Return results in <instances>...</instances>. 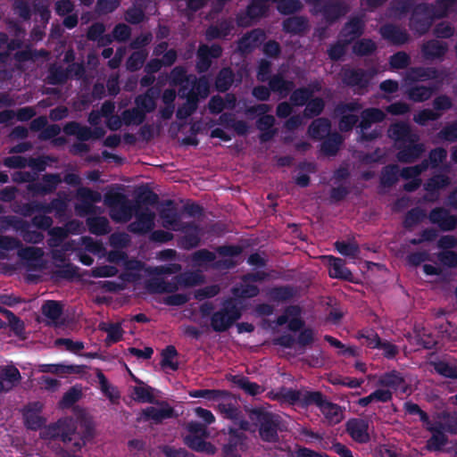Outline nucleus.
<instances>
[{
  "instance_id": "8fccbe9b",
  "label": "nucleus",
  "mask_w": 457,
  "mask_h": 457,
  "mask_svg": "<svg viewBox=\"0 0 457 457\" xmlns=\"http://www.w3.org/2000/svg\"><path fill=\"white\" fill-rule=\"evenodd\" d=\"M231 381L250 395H257L263 392V388L254 382H251L243 376H233Z\"/></svg>"
},
{
  "instance_id": "774afa93",
  "label": "nucleus",
  "mask_w": 457,
  "mask_h": 457,
  "mask_svg": "<svg viewBox=\"0 0 457 457\" xmlns=\"http://www.w3.org/2000/svg\"><path fill=\"white\" fill-rule=\"evenodd\" d=\"M434 88L427 87H415L408 91V97L414 102H423L428 99L434 92Z\"/></svg>"
},
{
  "instance_id": "f3484780",
  "label": "nucleus",
  "mask_w": 457,
  "mask_h": 457,
  "mask_svg": "<svg viewBox=\"0 0 457 457\" xmlns=\"http://www.w3.org/2000/svg\"><path fill=\"white\" fill-rule=\"evenodd\" d=\"M451 105L452 103L450 98L446 96H439L434 101V108L436 112H433L428 109L422 110L414 116V120L420 125H426L428 121L435 120L441 116V113L438 112V111L447 110Z\"/></svg>"
},
{
  "instance_id": "2eb2a0df",
  "label": "nucleus",
  "mask_w": 457,
  "mask_h": 457,
  "mask_svg": "<svg viewBox=\"0 0 457 457\" xmlns=\"http://www.w3.org/2000/svg\"><path fill=\"white\" fill-rule=\"evenodd\" d=\"M266 276V273L263 271H257L256 273L246 275L243 278L242 284L233 288L232 292L234 296L248 298L257 295L259 288L253 285L252 282L263 280Z\"/></svg>"
},
{
  "instance_id": "5fc2aeb1",
  "label": "nucleus",
  "mask_w": 457,
  "mask_h": 457,
  "mask_svg": "<svg viewBox=\"0 0 457 457\" xmlns=\"http://www.w3.org/2000/svg\"><path fill=\"white\" fill-rule=\"evenodd\" d=\"M145 116L144 112L140 110L138 107H134L129 110H126L122 112V119L124 124L127 126H138L144 122Z\"/></svg>"
},
{
  "instance_id": "423d86ee",
  "label": "nucleus",
  "mask_w": 457,
  "mask_h": 457,
  "mask_svg": "<svg viewBox=\"0 0 457 457\" xmlns=\"http://www.w3.org/2000/svg\"><path fill=\"white\" fill-rule=\"evenodd\" d=\"M363 26L361 19H352L343 29L338 43L328 49L329 57L332 60L340 59L345 54L346 45L362 33Z\"/></svg>"
},
{
  "instance_id": "6e6d98bb",
  "label": "nucleus",
  "mask_w": 457,
  "mask_h": 457,
  "mask_svg": "<svg viewBox=\"0 0 457 457\" xmlns=\"http://www.w3.org/2000/svg\"><path fill=\"white\" fill-rule=\"evenodd\" d=\"M447 46L438 40L428 41L423 46V53L428 58H438L445 54Z\"/></svg>"
},
{
  "instance_id": "4d7b16f0",
  "label": "nucleus",
  "mask_w": 457,
  "mask_h": 457,
  "mask_svg": "<svg viewBox=\"0 0 457 457\" xmlns=\"http://www.w3.org/2000/svg\"><path fill=\"white\" fill-rule=\"evenodd\" d=\"M100 328L107 333L108 344L116 343L121 339L123 330L120 323H106L100 324Z\"/></svg>"
},
{
  "instance_id": "a18cd8bd",
  "label": "nucleus",
  "mask_w": 457,
  "mask_h": 457,
  "mask_svg": "<svg viewBox=\"0 0 457 457\" xmlns=\"http://www.w3.org/2000/svg\"><path fill=\"white\" fill-rule=\"evenodd\" d=\"M189 87L187 92L191 94L195 99L198 100L199 97L205 98L209 95L210 85L208 79L205 78H200L196 80L195 77L193 76Z\"/></svg>"
},
{
  "instance_id": "13d9d810",
  "label": "nucleus",
  "mask_w": 457,
  "mask_h": 457,
  "mask_svg": "<svg viewBox=\"0 0 457 457\" xmlns=\"http://www.w3.org/2000/svg\"><path fill=\"white\" fill-rule=\"evenodd\" d=\"M105 29L102 23L93 24L87 32V37L91 40L97 41L98 44L104 46L112 42L109 35L104 36Z\"/></svg>"
},
{
  "instance_id": "20e7f679",
  "label": "nucleus",
  "mask_w": 457,
  "mask_h": 457,
  "mask_svg": "<svg viewBox=\"0 0 457 457\" xmlns=\"http://www.w3.org/2000/svg\"><path fill=\"white\" fill-rule=\"evenodd\" d=\"M203 282V276L195 272H185L173 278L170 281H164L161 278H150L145 288L152 294L172 293L179 287H194Z\"/></svg>"
},
{
  "instance_id": "412c9836",
  "label": "nucleus",
  "mask_w": 457,
  "mask_h": 457,
  "mask_svg": "<svg viewBox=\"0 0 457 457\" xmlns=\"http://www.w3.org/2000/svg\"><path fill=\"white\" fill-rule=\"evenodd\" d=\"M378 386L390 390L393 395L395 391L402 393L408 392V385L401 374L395 370L382 374L378 379Z\"/></svg>"
},
{
  "instance_id": "b1692460",
  "label": "nucleus",
  "mask_w": 457,
  "mask_h": 457,
  "mask_svg": "<svg viewBox=\"0 0 457 457\" xmlns=\"http://www.w3.org/2000/svg\"><path fill=\"white\" fill-rule=\"evenodd\" d=\"M136 221L129 225V230L133 233H146L154 227L155 213L145 208L136 213Z\"/></svg>"
},
{
  "instance_id": "ea45409f",
  "label": "nucleus",
  "mask_w": 457,
  "mask_h": 457,
  "mask_svg": "<svg viewBox=\"0 0 457 457\" xmlns=\"http://www.w3.org/2000/svg\"><path fill=\"white\" fill-rule=\"evenodd\" d=\"M155 95H157V92H154V88H149L145 93L138 95L135 98L136 106L142 110L145 115L155 110Z\"/></svg>"
},
{
  "instance_id": "39448f33",
  "label": "nucleus",
  "mask_w": 457,
  "mask_h": 457,
  "mask_svg": "<svg viewBox=\"0 0 457 457\" xmlns=\"http://www.w3.org/2000/svg\"><path fill=\"white\" fill-rule=\"evenodd\" d=\"M241 317V310L232 299L224 301L222 308L215 312L211 318V326L216 332L229 328Z\"/></svg>"
},
{
  "instance_id": "7c9ffc66",
  "label": "nucleus",
  "mask_w": 457,
  "mask_h": 457,
  "mask_svg": "<svg viewBox=\"0 0 457 457\" xmlns=\"http://www.w3.org/2000/svg\"><path fill=\"white\" fill-rule=\"evenodd\" d=\"M322 259L328 266V273L331 278L343 279L351 278L352 273L345 266V262L342 259L331 255L323 256Z\"/></svg>"
},
{
  "instance_id": "c9c22d12",
  "label": "nucleus",
  "mask_w": 457,
  "mask_h": 457,
  "mask_svg": "<svg viewBox=\"0 0 457 457\" xmlns=\"http://www.w3.org/2000/svg\"><path fill=\"white\" fill-rule=\"evenodd\" d=\"M43 408V404L36 402L29 404L24 411V420L26 426L31 429H37L44 423L43 419L40 417L39 412Z\"/></svg>"
},
{
  "instance_id": "6e6552de",
  "label": "nucleus",
  "mask_w": 457,
  "mask_h": 457,
  "mask_svg": "<svg viewBox=\"0 0 457 457\" xmlns=\"http://www.w3.org/2000/svg\"><path fill=\"white\" fill-rule=\"evenodd\" d=\"M9 228H12L16 232H18L27 243L38 244L44 239L43 233L31 230L30 226L27 221L16 217H4L2 220L0 231L5 230Z\"/></svg>"
},
{
  "instance_id": "aec40b11",
  "label": "nucleus",
  "mask_w": 457,
  "mask_h": 457,
  "mask_svg": "<svg viewBox=\"0 0 457 457\" xmlns=\"http://www.w3.org/2000/svg\"><path fill=\"white\" fill-rule=\"evenodd\" d=\"M428 219L431 223L444 231L453 230L457 227V217L441 207L433 209L429 212Z\"/></svg>"
},
{
  "instance_id": "052dcab7",
  "label": "nucleus",
  "mask_w": 457,
  "mask_h": 457,
  "mask_svg": "<svg viewBox=\"0 0 457 457\" xmlns=\"http://www.w3.org/2000/svg\"><path fill=\"white\" fill-rule=\"evenodd\" d=\"M177 351L174 346H167L162 353L161 365L163 369H170L176 370L178 369V362L176 361Z\"/></svg>"
},
{
  "instance_id": "7ed1b4c3",
  "label": "nucleus",
  "mask_w": 457,
  "mask_h": 457,
  "mask_svg": "<svg viewBox=\"0 0 457 457\" xmlns=\"http://www.w3.org/2000/svg\"><path fill=\"white\" fill-rule=\"evenodd\" d=\"M162 226L174 231H184L186 235L181 239V245L186 249L195 247L200 241V229L197 227L186 228L180 221V217L171 202L163 204L160 211Z\"/></svg>"
},
{
  "instance_id": "0e129e2a",
  "label": "nucleus",
  "mask_w": 457,
  "mask_h": 457,
  "mask_svg": "<svg viewBox=\"0 0 457 457\" xmlns=\"http://www.w3.org/2000/svg\"><path fill=\"white\" fill-rule=\"evenodd\" d=\"M284 29L288 33L297 34L307 27V21L301 17H291L283 23Z\"/></svg>"
},
{
  "instance_id": "de8ad7c7",
  "label": "nucleus",
  "mask_w": 457,
  "mask_h": 457,
  "mask_svg": "<svg viewBox=\"0 0 457 457\" xmlns=\"http://www.w3.org/2000/svg\"><path fill=\"white\" fill-rule=\"evenodd\" d=\"M236 97L233 95H227L225 99L220 96H213L209 102V110L212 113L217 114L224 109H233L236 105Z\"/></svg>"
},
{
  "instance_id": "4be33fe9",
  "label": "nucleus",
  "mask_w": 457,
  "mask_h": 457,
  "mask_svg": "<svg viewBox=\"0 0 457 457\" xmlns=\"http://www.w3.org/2000/svg\"><path fill=\"white\" fill-rule=\"evenodd\" d=\"M63 130L65 134L71 136H76L79 140H89L91 138H100L104 137L105 134V130L103 128H95L94 130H91L89 128L81 126L77 122H69L67 123Z\"/></svg>"
},
{
  "instance_id": "dca6fc26",
  "label": "nucleus",
  "mask_w": 457,
  "mask_h": 457,
  "mask_svg": "<svg viewBox=\"0 0 457 457\" xmlns=\"http://www.w3.org/2000/svg\"><path fill=\"white\" fill-rule=\"evenodd\" d=\"M67 204L66 201H62L60 199H54L48 204H43L39 203H33L31 204H26L20 211L21 214L24 216H29L34 211L44 212L46 213H50L53 211L55 212V216L58 218H62L66 210Z\"/></svg>"
},
{
  "instance_id": "a211bd4d",
  "label": "nucleus",
  "mask_w": 457,
  "mask_h": 457,
  "mask_svg": "<svg viewBox=\"0 0 457 457\" xmlns=\"http://www.w3.org/2000/svg\"><path fill=\"white\" fill-rule=\"evenodd\" d=\"M219 411L228 419L232 420L243 430L254 431L249 422L241 420L240 411L237 407L236 401L225 398L218 404Z\"/></svg>"
},
{
  "instance_id": "69168bd1",
  "label": "nucleus",
  "mask_w": 457,
  "mask_h": 457,
  "mask_svg": "<svg viewBox=\"0 0 457 457\" xmlns=\"http://www.w3.org/2000/svg\"><path fill=\"white\" fill-rule=\"evenodd\" d=\"M342 142L343 138L339 134H332L322 144L323 153L328 155L335 154L337 152Z\"/></svg>"
},
{
  "instance_id": "37998d69",
  "label": "nucleus",
  "mask_w": 457,
  "mask_h": 457,
  "mask_svg": "<svg viewBox=\"0 0 457 457\" xmlns=\"http://www.w3.org/2000/svg\"><path fill=\"white\" fill-rule=\"evenodd\" d=\"M206 436H207L188 435L185 437V444L193 450L210 454L214 453L215 447L212 444L204 441Z\"/></svg>"
},
{
  "instance_id": "5701e85b",
  "label": "nucleus",
  "mask_w": 457,
  "mask_h": 457,
  "mask_svg": "<svg viewBox=\"0 0 457 457\" xmlns=\"http://www.w3.org/2000/svg\"><path fill=\"white\" fill-rule=\"evenodd\" d=\"M375 71H364L362 70H345L343 80L345 84L358 89L365 88L370 79L375 76Z\"/></svg>"
},
{
  "instance_id": "a19ab883",
  "label": "nucleus",
  "mask_w": 457,
  "mask_h": 457,
  "mask_svg": "<svg viewBox=\"0 0 457 457\" xmlns=\"http://www.w3.org/2000/svg\"><path fill=\"white\" fill-rule=\"evenodd\" d=\"M436 428L435 429H428L433 433L430 439L428 440L427 448L430 451L440 450L446 443V436L445 430L441 428L442 421H432Z\"/></svg>"
},
{
  "instance_id": "f704fd0d",
  "label": "nucleus",
  "mask_w": 457,
  "mask_h": 457,
  "mask_svg": "<svg viewBox=\"0 0 457 457\" xmlns=\"http://www.w3.org/2000/svg\"><path fill=\"white\" fill-rule=\"evenodd\" d=\"M21 379L17 368L6 366L0 369V392L12 389Z\"/></svg>"
},
{
  "instance_id": "bb28decb",
  "label": "nucleus",
  "mask_w": 457,
  "mask_h": 457,
  "mask_svg": "<svg viewBox=\"0 0 457 457\" xmlns=\"http://www.w3.org/2000/svg\"><path fill=\"white\" fill-rule=\"evenodd\" d=\"M285 324H287L288 328L292 331H297L302 328L301 309L298 306L288 307L284 314L277 319L274 328Z\"/></svg>"
},
{
  "instance_id": "4468645a",
  "label": "nucleus",
  "mask_w": 457,
  "mask_h": 457,
  "mask_svg": "<svg viewBox=\"0 0 457 457\" xmlns=\"http://www.w3.org/2000/svg\"><path fill=\"white\" fill-rule=\"evenodd\" d=\"M104 202L111 208L110 216L114 221L127 222L131 219L134 208L129 204L124 196L105 199Z\"/></svg>"
},
{
  "instance_id": "473e14b6",
  "label": "nucleus",
  "mask_w": 457,
  "mask_h": 457,
  "mask_svg": "<svg viewBox=\"0 0 457 457\" xmlns=\"http://www.w3.org/2000/svg\"><path fill=\"white\" fill-rule=\"evenodd\" d=\"M18 255L21 259L29 262V265L35 266L38 270L44 268V251L39 247L27 246L19 249Z\"/></svg>"
},
{
  "instance_id": "c85d7f7f",
  "label": "nucleus",
  "mask_w": 457,
  "mask_h": 457,
  "mask_svg": "<svg viewBox=\"0 0 457 457\" xmlns=\"http://www.w3.org/2000/svg\"><path fill=\"white\" fill-rule=\"evenodd\" d=\"M172 408L164 402L157 403L155 405L146 407L142 411V416L145 420H151L154 422H160L172 416Z\"/></svg>"
},
{
  "instance_id": "72a5a7b5",
  "label": "nucleus",
  "mask_w": 457,
  "mask_h": 457,
  "mask_svg": "<svg viewBox=\"0 0 457 457\" xmlns=\"http://www.w3.org/2000/svg\"><path fill=\"white\" fill-rule=\"evenodd\" d=\"M125 272L121 275L122 281H137L141 276L142 272L145 274V267L143 262L137 260H127L123 263Z\"/></svg>"
},
{
  "instance_id": "ddd939ff",
  "label": "nucleus",
  "mask_w": 457,
  "mask_h": 457,
  "mask_svg": "<svg viewBox=\"0 0 457 457\" xmlns=\"http://www.w3.org/2000/svg\"><path fill=\"white\" fill-rule=\"evenodd\" d=\"M385 113L377 108L366 109L361 112V121L360 123V133L361 140H370L378 137L381 133L380 129H375L372 133L367 134L366 130L373 122H378L384 120Z\"/></svg>"
},
{
  "instance_id": "6ab92c4d",
  "label": "nucleus",
  "mask_w": 457,
  "mask_h": 457,
  "mask_svg": "<svg viewBox=\"0 0 457 457\" xmlns=\"http://www.w3.org/2000/svg\"><path fill=\"white\" fill-rule=\"evenodd\" d=\"M361 108V105L358 102H352L337 106V112L341 115L339 121V129L341 131H348L352 129L358 120L357 116L353 114V112H359Z\"/></svg>"
},
{
  "instance_id": "58836bf2",
  "label": "nucleus",
  "mask_w": 457,
  "mask_h": 457,
  "mask_svg": "<svg viewBox=\"0 0 457 457\" xmlns=\"http://www.w3.org/2000/svg\"><path fill=\"white\" fill-rule=\"evenodd\" d=\"M450 183L448 177L444 175H437L430 179L424 185L425 190L428 192V195L425 197L427 201H436L438 198V195L435 194L439 189L445 187Z\"/></svg>"
},
{
  "instance_id": "9b49d317",
  "label": "nucleus",
  "mask_w": 457,
  "mask_h": 457,
  "mask_svg": "<svg viewBox=\"0 0 457 457\" xmlns=\"http://www.w3.org/2000/svg\"><path fill=\"white\" fill-rule=\"evenodd\" d=\"M269 86L270 88L265 86L255 87L253 89V96L258 100L265 101L269 99L270 91L272 90L278 93L281 98H284L294 87V83L283 79L280 75H275L270 79Z\"/></svg>"
},
{
  "instance_id": "4c0bfd02",
  "label": "nucleus",
  "mask_w": 457,
  "mask_h": 457,
  "mask_svg": "<svg viewBox=\"0 0 457 457\" xmlns=\"http://www.w3.org/2000/svg\"><path fill=\"white\" fill-rule=\"evenodd\" d=\"M265 39V34L261 29H254L245 36L238 43V49L242 53H248L259 46Z\"/></svg>"
},
{
  "instance_id": "e433bc0d",
  "label": "nucleus",
  "mask_w": 457,
  "mask_h": 457,
  "mask_svg": "<svg viewBox=\"0 0 457 457\" xmlns=\"http://www.w3.org/2000/svg\"><path fill=\"white\" fill-rule=\"evenodd\" d=\"M347 431L357 442L364 443L370 438L368 433V423L363 420H351L347 422Z\"/></svg>"
},
{
  "instance_id": "393cba45",
  "label": "nucleus",
  "mask_w": 457,
  "mask_h": 457,
  "mask_svg": "<svg viewBox=\"0 0 457 457\" xmlns=\"http://www.w3.org/2000/svg\"><path fill=\"white\" fill-rule=\"evenodd\" d=\"M79 246L84 247L86 251L95 254H104V252L103 245L99 241L94 240L89 237H83L79 242L74 240L67 241L62 245V250L64 252L76 251Z\"/></svg>"
},
{
  "instance_id": "a878e982",
  "label": "nucleus",
  "mask_w": 457,
  "mask_h": 457,
  "mask_svg": "<svg viewBox=\"0 0 457 457\" xmlns=\"http://www.w3.org/2000/svg\"><path fill=\"white\" fill-rule=\"evenodd\" d=\"M84 66L79 63H72L69 66L67 71H59L56 68H52L48 75V81L51 84L62 83L68 78L80 79L84 74Z\"/></svg>"
},
{
  "instance_id": "3c124183",
  "label": "nucleus",
  "mask_w": 457,
  "mask_h": 457,
  "mask_svg": "<svg viewBox=\"0 0 457 457\" xmlns=\"http://www.w3.org/2000/svg\"><path fill=\"white\" fill-rule=\"evenodd\" d=\"M330 130V122L328 119L320 118L312 121L309 127V134L313 138H321Z\"/></svg>"
},
{
  "instance_id": "c03bdc74",
  "label": "nucleus",
  "mask_w": 457,
  "mask_h": 457,
  "mask_svg": "<svg viewBox=\"0 0 457 457\" xmlns=\"http://www.w3.org/2000/svg\"><path fill=\"white\" fill-rule=\"evenodd\" d=\"M133 379L138 383V386H136L132 389V397L134 400L140 403H152L154 399V389L148 386H145L142 381L137 379L134 375H132Z\"/></svg>"
},
{
  "instance_id": "f8f14e48",
  "label": "nucleus",
  "mask_w": 457,
  "mask_h": 457,
  "mask_svg": "<svg viewBox=\"0 0 457 457\" xmlns=\"http://www.w3.org/2000/svg\"><path fill=\"white\" fill-rule=\"evenodd\" d=\"M457 5V0H439L436 3V5L430 12L427 5L422 4L419 5L416 8V13H425L427 16V21L425 23V28L420 30L421 33L427 31L430 27V21L434 17H443L448 14L451 12L455 11Z\"/></svg>"
},
{
  "instance_id": "9d476101",
  "label": "nucleus",
  "mask_w": 457,
  "mask_h": 457,
  "mask_svg": "<svg viewBox=\"0 0 457 457\" xmlns=\"http://www.w3.org/2000/svg\"><path fill=\"white\" fill-rule=\"evenodd\" d=\"M250 419L260 425V436L268 442L277 439L278 417L276 415L253 410L250 412Z\"/></svg>"
},
{
  "instance_id": "338daca9",
  "label": "nucleus",
  "mask_w": 457,
  "mask_h": 457,
  "mask_svg": "<svg viewBox=\"0 0 457 457\" xmlns=\"http://www.w3.org/2000/svg\"><path fill=\"white\" fill-rule=\"evenodd\" d=\"M49 239L48 245L52 248L60 246L64 239L68 237L67 231L64 228L55 227L48 231Z\"/></svg>"
},
{
  "instance_id": "79ce46f5",
  "label": "nucleus",
  "mask_w": 457,
  "mask_h": 457,
  "mask_svg": "<svg viewBox=\"0 0 457 457\" xmlns=\"http://www.w3.org/2000/svg\"><path fill=\"white\" fill-rule=\"evenodd\" d=\"M179 96L187 98V102L179 107L176 115L179 120H185L195 111L197 107V99H195L191 94L187 92L185 86L183 88L179 89Z\"/></svg>"
},
{
  "instance_id": "603ef678",
  "label": "nucleus",
  "mask_w": 457,
  "mask_h": 457,
  "mask_svg": "<svg viewBox=\"0 0 457 457\" xmlns=\"http://www.w3.org/2000/svg\"><path fill=\"white\" fill-rule=\"evenodd\" d=\"M193 76H187V71L183 67H175L170 74V84L173 87L181 85V88L185 86L187 89Z\"/></svg>"
},
{
  "instance_id": "e2e57ef3",
  "label": "nucleus",
  "mask_w": 457,
  "mask_h": 457,
  "mask_svg": "<svg viewBox=\"0 0 457 457\" xmlns=\"http://www.w3.org/2000/svg\"><path fill=\"white\" fill-rule=\"evenodd\" d=\"M335 245L336 249L340 254L352 260H356L359 258L360 250L356 244L351 242L337 241L336 242Z\"/></svg>"
},
{
  "instance_id": "49530a36",
  "label": "nucleus",
  "mask_w": 457,
  "mask_h": 457,
  "mask_svg": "<svg viewBox=\"0 0 457 457\" xmlns=\"http://www.w3.org/2000/svg\"><path fill=\"white\" fill-rule=\"evenodd\" d=\"M381 36L394 44H403L408 39V34L405 30L392 25H386L380 29Z\"/></svg>"
},
{
  "instance_id": "bf43d9fd",
  "label": "nucleus",
  "mask_w": 457,
  "mask_h": 457,
  "mask_svg": "<svg viewBox=\"0 0 457 457\" xmlns=\"http://www.w3.org/2000/svg\"><path fill=\"white\" fill-rule=\"evenodd\" d=\"M89 231L96 235H104L110 231L109 221L106 218H89L87 220Z\"/></svg>"
},
{
  "instance_id": "f257e3e1",
  "label": "nucleus",
  "mask_w": 457,
  "mask_h": 457,
  "mask_svg": "<svg viewBox=\"0 0 457 457\" xmlns=\"http://www.w3.org/2000/svg\"><path fill=\"white\" fill-rule=\"evenodd\" d=\"M388 136L402 148L397 154V159L403 162H411L418 159L424 152L423 144H415L419 136L412 133L407 123L393 124L388 129Z\"/></svg>"
},
{
  "instance_id": "09e8293b",
  "label": "nucleus",
  "mask_w": 457,
  "mask_h": 457,
  "mask_svg": "<svg viewBox=\"0 0 457 457\" xmlns=\"http://www.w3.org/2000/svg\"><path fill=\"white\" fill-rule=\"evenodd\" d=\"M321 86L319 82L310 86V88L296 89L291 95L290 100L295 105H303L314 91H320Z\"/></svg>"
},
{
  "instance_id": "1a4fd4ad",
  "label": "nucleus",
  "mask_w": 457,
  "mask_h": 457,
  "mask_svg": "<svg viewBox=\"0 0 457 457\" xmlns=\"http://www.w3.org/2000/svg\"><path fill=\"white\" fill-rule=\"evenodd\" d=\"M76 424L72 419L65 418L56 423L43 428L40 436L44 439H54L60 437L64 443L71 441V436L75 433Z\"/></svg>"
},
{
  "instance_id": "2f4dec72",
  "label": "nucleus",
  "mask_w": 457,
  "mask_h": 457,
  "mask_svg": "<svg viewBox=\"0 0 457 457\" xmlns=\"http://www.w3.org/2000/svg\"><path fill=\"white\" fill-rule=\"evenodd\" d=\"M313 6L314 12H322L327 21H334L347 12V8L343 4L325 6L322 10L319 9L321 0H305Z\"/></svg>"
},
{
  "instance_id": "cd10ccee",
  "label": "nucleus",
  "mask_w": 457,
  "mask_h": 457,
  "mask_svg": "<svg viewBox=\"0 0 457 457\" xmlns=\"http://www.w3.org/2000/svg\"><path fill=\"white\" fill-rule=\"evenodd\" d=\"M61 181L60 174H46L43 176L40 183L29 184L28 190L35 195H46L53 192Z\"/></svg>"
},
{
  "instance_id": "f03ea898",
  "label": "nucleus",
  "mask_w": 457,
  "mask_h": 457,
  "mask_svg": "<svg viewBox=\"0 0 457 457\" xmlns=\"http://www.w3.org/2000/svg\"><path fill=\"white\" fill-rule=\"evenodd\" d=\"M242 248L230 245L220 247L217 252L200 250L194 253L193 261L198 266H210L215 269H228L237 262L236 258L241 253Z\"/></svg>"
},
{
  "instance_id": "680f3d73",
  "label": "nucleus",
  "mask_w": 457,
  "mask_h": 457,
  "mask_svg": "<svg viewBox=\"0 0 457 457\" xmlns=\"http://www.w3.org/2000/svg\"><path fill=\"white\" fill-rule=\"evenodd\" d=\"M275 122V119L271 115H264L262 116L257 121V128L262 132L261 136V139L262 141H266L270 139L273 131L271 130Z\"/></svg>"
},
{
  "instance_id": "864d4df0",
  "label": "nucleus",
  "mask_w": 457,
  "mask_h": 457,
  "mask_svg": "<svg viewBox=\"0 0 457 457\" xmlns=\"http://www.w3.org/2000/svg\"><path fill=\"white\" fill-rule=\"evenodd\" d=\"M434 368L436 371L445 377L450 378H457V361H441L436 362L434 364Z\"/></svg>"
},
{
  "instance_id": "0eeeda50",
  "label": "nucleus",
  "mask_w": 457,
  "mask_h": 457,
  "mask_svg": "<svg viewBox=\"0 0 457 457\" xmlns=\"http://www.w3.org/2000/svg\"><path fill=\"white\" fill-rule=\"evenodd\" d=\"M304 402L307 404L317 405L329 423L337 424L341 421L343 412L340 407L327 401L319 392H307L304 395Z\"/></svg>"
},
{
  "instance_id": "c756f323",
  "label": "nucleus",
  "mask_w": 457,
  "mask_h": 457,
  "mask_svg": "<svg viewBox=\"0 0 457 457\" xmlns=\"http://www.w3.org/2000/svg\"><path fill=\"white\" fill-rule=\"evenodd\" d=\"M220 54L221 48L218 45H212L211 46L204 45L200 46L197 53V70L200 72L207 71L211 65V59L219 57Z\"/></svg>"
}]
</instances>
